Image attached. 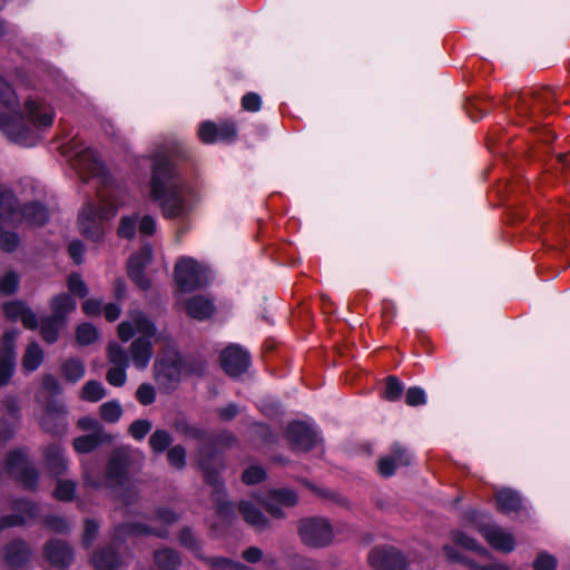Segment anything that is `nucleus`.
<instances>
[{"label": "nucleus", "instance_id": "1", "mask_svg": "<svg viewBox=\"0 0 570 570\" xmlns=\"http://www.w3.org/2000/svg\"><path fill=\"white\" fill-rule=\"evenodd\" d=\"M150 158L153 160L149 181L151 200L158 204L165 218L188 219L200 200L198 187L180 176L165 146H158Z\"/></svg>", "mask_w": 570, "mask_h": 570}, {"label": "nucleus", "instance_id": "2", "mask_svg": "<svg viewBox=\"0 0 570 570\" xmlns=\"http://www.w3.org/2000/svg\"><path fill=\"white\" fill-rule=\"evenodd\" d=\"M0 131L12 144L21 147L36 146L41 131L50 128L55 119L53 108L42 98L24 100L22 111L14 89L0 76Z\"/></svg>", "mask_w": 570, "mask_h": 570}, {"label": "nucleus", "instance_id": "3", "mask_svg": "<svg viewBox=\"0 0 570 570\" xmlns=\"http://www.w3.org/2000/svg\"><path fill=\"white\" fill-rule=\"evenodd\" d=\"M157 327L141 311H131L129 318L118 325V336L122 342L130 341L129 354L132 365L137 370H145L153 355V340L156 337Z\"/></svg>", "mask_w": 570, "mask_h": 570}, {"label": "nucleus", "instance_id": "4", "mask_svg": "<svg viewBox=\"0 0 570 570\" xmlns=\"http://www.w3.org/2000/svg\"><path fill=\"white\" fill-rule=\"evenodd\" d=\"M121 205L117 190H112L109 195L101 197L98 205L90 202L83 205L78 216L80 233L94 242L102 239L105 222L112 219Z\"/></svg>", "mask_w": 570, "mask_h": 570}, {"label": "nucleus", "instance_id": "5", "mask_svg": "<svg viewBox=\"0 0 570 570\" xmlns=\"http://www.w3.org/2000/svg\"><path fill=\"white\" fill-rule=\"evenodd\" d=\"M62 155L82 180L87 181L90 178H99L102 183L107 181L108 176L105 166L97 154L92 149L85 147L82 142H68L62 147Z\"/></svg>", "mask_w": 570, "mask_h": 570}, {"label": "nucleus", "instance_id": "6", "mask_svg": "<svg viewBox=\"0 0 570 570\" xmlns=\"http://www.w3.org/2000/svg\"><path fill=\"white\" fill-rule=\"evenodd\" d=\"M128 451L120 449L110 458L107 473L104 479H96L88 466H83V480L87 485L95 489L116 488L127 482Z\"/></svg>", "mask_w": 570, "mask_h": 570}, {"label": "nucleus", "instance_id": "7", "mask_svg": "<svg viewBox=\"0 0 570 570\" xmlns=\"http://www.w3.org/2000/svg\"><path fill=\"white\" fill-rule=\"evenodd\" d=\"M175 281L180 292L195 291L207 284V268L191 257H181L175 266Z\"/></svg>", "mask_w": 570, "mask_h": 570}, {"label": "nucleus", "instance_id": "8", "mask_svg": "<svg viewBox=\"0 0 570 570\" xmlns=\"http://www.w3.org/2000/svg\"><path fill=\"white\" fill-rule=\"evenodd\" d=\"M298 535L301 541L313 548H322L331 543L333 529L330 522L323 518H306L298 522Z\"/></svg>", "mask_w": 570, "mask_h": 570}, {"label": "nucleus", "instance_id": "9", "mask_svg": "<svg viewBox=\"0 0 570 570\" xmlns=\"http://www.w3.org/2000/svg\"><path fill=\"white\" fill-rule=\"evenodd\" d=\"M476 512H471L469 518L474 523L475 529L482 534L485 541L495 550L501 552H511L515 547V540L512 533L504 530L495 523L476 522Z\"/></svg>", "mask_w": 570, "mask_h": 570}, {"label": "nucleus", "instance_id": "10", "mask_svg": "<svg viewBox=\"0 0 570 570\" xmlns=\"http://www.w3.org/2000/svg\"><path fill=\"white\" fill-rule=\"evenodd\" d=\"M31 554L27 542L21 539L13 540L0 552V570H30Z\"/></svg>", "mask_w": 570, "mask_h": 570}, {"label": "nucleus", "instance_id": "11", "mask_svg": "<svg viewBox=\"0 0 570 570\" xmlns=\"http://www.w3.org/2000/svg\"><path fill=\"white\" fill-rule=\"evenodd\" d=\"M7 471L28 489H33L37 484L38 473L35 468L29 464L27 454L21 450L12 451L8 455Z\"/></svg>", "mask_w": 570, "mask_h": 570}, {"label": "nucleus", "instance_id": "12", "mask_svg": "<svg viewBox=\"0 0 570 570\" xmlns=\"http://www.w3.org/2000/svg\"><path fill=\"white\" fill-rule=\"evenodd\" d=\"M43 556L50 570H68L75 560V553L69 543L58 539L49 540L45 544Z\"/></svg>", "mask_w": 570, "mask_h": 570}, {"label": "nucleus", "instance_id": "13", "mask_svg": "<svg viewBox=\"0 0 570 570\" xmlns=\"http://www.w3.org/2000/svg\"><path fill=\"white\" fill-rule=\"evenodd\" d=\"M18 336V331H9L2 336L0 347V387L7 385L14 373V343Z\"/></svg>", "mask_w": 570, "mask_h": 570}, {"label": "nucleus", "instance_id": "14", "mask_svg": "<svg viewBox=\"0 0 570 570\" xmlns=\"http://www.w3.org/2000/svg\"><path fill=\"white\" fill-rule=\"evenodd\" d=\"M286 438L298 451H308L321 442L316 429L303 422L291 423L286 430Z\"/></svg>", "mask_w": 570, "mask_h": 570}, {"label": "nucleus", "instance_id": "15", "mask_svg": "<svg viewBox=\"0 0 570 570\" xmlns=\"http://www.w3.org/2000/svg\"><path fill=\"white\" fill-rule=\"evenodd\" d=\"M370 564L376 570H406L405 557L394 548H376L368 554Z\"/></svg>", "mask_w": 570, "mask_h": 570}, {"label": "nucleus", "instance_id": "16", "mask_svg": "<svg viewBox=\"0 0 570 570\" xmlns=\"http://www.w3.org/2000/svg\"><path fill=\"white\" fill-rule=\"evenodd\" d=\"M250 364V357L246 350L236 344H230L220 354V365L229 376H239Z\"/></svg>", "mask_w": 570, "mask_h": 570}, {"label": "nucleus", "instance_id": "17", "mask_svg": "<svg viewBox=\"0 0 570 570\" xmlns=\"http://www.w3.org/2000/svg\"><path fill=\"white\" fill-rule=\"evenodd\" d=\"M14 513L0 519V531L6 528L23 525L39 518V507L31 501L14 500L12 503Z\"/></svg>", "mask_w": 570, "mask_h": 570}, {"label": "nucleus", "instance_id": "18", "mask_svg": "<svg viewBox=\"0 0 570 570\" xmlns=\"http://www.w3.org/2000/svg\"><path fill=\"white\" fill-rule=\"evenodd\" d=\"M199 465L204 471L206 481L215 489L214 501L216 503L217 513L223 518L229 517L234 512L233 504L223 500L225 498V493L222 490L219 474L217 471H214L209 468L207 461L203 459V452L200 453Z\"/></svg>", "mask_w": 570, "mask_h": 570}, {"label": "nucleus", "instance_id": "19", "mask_svg": "<svg viewBox=\"0 0 570 570\" xmlns=\"http://www.w3.org/2000/svg\"><path fill=\"white\" fill-rule=\"evenodd\" d=\"M151 247L145 245L138 253L131 255L128 261V275L141 289L149 288V281L144 274L145 266L151 261Z\"/></svg>", "mask_w": 570, "mask_h": 570}, {"label": "nucleus", "instance_id": "20", "mask_svg": "<svg viewBox=\"0 0 570 570\" xmlns=\"http://www.w3.org/2000/svg\"><path fill=\"white\" fill-rule=\"evenodd\" d=\"M259 502L274 518H283L281 507H294L297 503V495L289 489H278L269 492L268 497Z\"/></svg>", "mask_w": 570, "mask_h": 570}, {"label": "nucleus", "instance_id": "21", "mask_svg": "<svg viewBox=\"0 0 570 570\" xmlns=\"http://www.w3.org/2000/svg\"><path fill=\"white\" fill-rule=\"evenodd\" d=\"M3 312L7 318L20 320L26 328L36 330L38 327V318L35 312L24 303L14 301L3 305Z\"/></svg>", "mask_w": 570, "mask_h": 570}, {"label": "nucleus", "instance_id": "22", "mask_svg": "<svg viewBox=\"0 0 570 570\" xmlns=\"http://www.w3.org/2000/svg\"><path fill=\"white\" fill-rule=\"evenodd\" d=\"M96 570H126L127 562L112 548L96 551L91 557Z\"/></svg>", "mask_w": 570, "mask_h": 570}, {"label": "nucleus", "instance_id": "23", "mask_svg": "<svg viewBox=\"0 0 570 570\" xmlns=\"http://www.w3.org/2000/svg\"><path fill=\"white\" fill-rule=\"evenodd\" d=\"M411 456L405 449L396 445L390 456L382 458L379 462V472L384 476H391L397 466L409 465Z\"/></svg>", "mask_w": 570, "mask_h": 570}, {"label": "nucleus", "instance_id": "24", "mask_svg": "<svg viewBox=\"0 0 570 570\" xmlns=\"http://www.w3.org/2000/svg\"><path fill=\"white\" fill-rule=\"evenodd\" d=\"M138 534H155L158 537H166V531H155L141 523H122L115 528L112 533L114 543H120L126 537Z\"/></svg>", "mask_w": 570, "mask_h": 570}, {"label": "nucleus", "instance_id": "25", "mask_svg": "<svg viewBox=\"0 0 570 570\" xmlns=\"http://www.w3.org/2000/svg\"><path fill=\"white\" fill-rule=\"evenodd\" d=\"M46 465L52 475H60L67 470L63 450L58 444H51L43 451Z\"/></svg>", "mask_w": 570, "mask_h": 570}, {"label": "nucleus", "instance_id": "26", "mask_svg": "<svg viewBox=\"0 0 570 570\" xmlns=\"http://www.w3.org/2000/svg\"><path fill=\"white\" fill-rule=\"evenodd\" d=\"M187 314L195 320H206L214 312V304L204 296H194L186 304Z\"/></svg>", "mask_w": 570, "mask_h": 570}, {"label": "nucleus", "instance_id": "27", "mask_svg": "<svg viewBox=\"0 0 570 570\" xmlns=\"http://www.w3.org/2000/svg\"><path fill=\"white\" fill-rule=\"evenodd\" d=\"M239 512L244 520L256 530L262 531L267 528L268 520L252 502L242 501L239 503Z\"/></svg>", "mask_w": 570, "mask_h": 570}, {"label": "nucleus", "instance_id": "28", "mask_svg": "<svg viewBox=\"0 0 570 570\" xmlns=\"http://www.w3.org/2000/svg\"><path fill=\"white\" fill-rule=\"evenodd\" d=\"M52 317L66 323V316L76 308L75 299L68 294H59L51 299Z\"/></svg>", "mask_w": 570, "mask_h": 570}, {"label": "nucleus", "instance_id": "29", "mask_svg": "<svg viewBox=\"0 0 570 570\" xmlns=\"http://www.w3.org/2000/svg\"><path fill=\"white\" fill-rule=\"evenodd\" d=\"M443 551L445 553V557L451 562H461L465 566H468L471 570H509V568L504 564H491L488 567H481L476 564L475 562L471 561L468 558H464L455 548L446 544L443 547Z\"/></svg>", "mask_w": 570, "mask_h": 570}, {"label": "nucleus", "instance_id": "30", "mask_svg": "<svg viewBox=\"0 0 570 570\" xmlns=\"http://www.w3.org/2000/svg\"><path fill=\"white\" fill-rule=\"evenodd\" d=\"M108 439L104 431H96V433L75 439L73 448L78 453H89Z\"/></svg>", "mask_w": 570, "mask_h": 570}, {"label": "nucleus", "instance_id": "31", "mask_svg": "<svg viewBox=\"0 0 570 570\" xmlns=\"http://www.w3.org/2000/svg\"><path fill=\"white\" fill-rule=\"evenodd\" d=\"M154 561L160 570H177L181 563L179 554L170 548L155 551Z\"/></svg>", "mask_w": 570, "mask_h": 570}, {"label": "nucleus", "instance_id": "32", "mask_svg": "<svg viewBox=\"0 0 570 570\" xmlns=\"http://www.w3.org/2000/svg\"><path fill=\"white\" fill-rule=\"evenodd\" d=\"M497 507L504 513L517 511L521 507V498L511 489H502L497 493Z\"/></svg>", "mask_w": 570, "mask_h": 570}, {"label": "nucleus", "instance_id": "33", "mask_svg": "<svg viewBox=\"0 0 570 570\" xmlns=\"http://www.w3.org/2000/svg\"><path fill=\"white\" fill-rule=\"evenodd\" d=\"M451 539L455 544L460 546L461 548H463L465 550L476 551L478 553H480L481 556H483L485 558L490 557V552L485 548L480 546L475 541V539L471 538L470 535H468L466 533H464L461 530H453L451 532Z\"/></svg>", "mask_w": 570, "mask_h": 570}, {"label": "nucleus", "instance_id": "34", "mask_svg": "<svg viewBox=\"0 0 570 570\" xmlns=\"http://www.w3.org/2000/svg\"><path fill=\"white\" fill-rule=\"evenodd\" d=\"M43 352L41 347L32 342L28 345L26 353L22 357V366L28 372L36 371L42 363Z\"/></svg>", "mask_w": 570, "mask_h": 570}, {"label": "nucleus", "instance_id": "35", "mask_svg": "<svg viewBox=\"0 0 570 570\" xmlns=\"http://www.w3.org/2000/svg\"><path fill=\"white\" fill-rule=\"evenodd\" d=\"M65 322L52 316L46 317L41 322V335L47 343H55L58 340L59 331L63 327Z\"/></svg>", "mask_w": 570, "mask_h": 570}, {"label": "nucleus", "instance_id": "36", "mask_svg": "<svg viewBox=\"0 0 570 570\" xmlns=\"http://www.w3.org/2000/svg\"><path fill=\"white\" fill-rule=\"evenodd\" d=\"M61 371L67 381L75 383L83 377L85 364L78 358H70L61 365Z\"/></svg>", "mask_w": 570, "mask_h": 570}, {"label": "nucleus", "instance_id": "37", "mask_svg": "<svg viewBox=\"0 0 570 570\" xmlns=\"http://www.w3.org/2000/svg\"><path fill=\"white\" fill-rule=\"evenodd\" d=\"M108 361L112 366H122L128 367L129 366V357L127 352L118 344V343H110L108 345Z\"/></svg>", "mask_w": 570, "mask_h": 570}, {"label": "nucleus", "instance_id": "38", "mask_svg": "<svg viewBox=\"0 0 570 570\" xmlns=\"http://www.w3.org/2000/svg\"><path fill=\"white\" fill-rule=\"evenodd\" d=\"M106 395V390L100 382L89 381L81 391V397L89 402H98Z\"/></svg>", "mask_w": 570, "mask_h": 570}, {"label": "nucleus", "instance_id": "39", "mask_svg": "<svg viewBox=\"0 0 570 570\" xmlns=\"http://www.w3.org/2000/svg\"><path fill=\"white\" fill-rule=\"evenodd\" d=\"M173 442L170 434L165 430H156L149 438V444L154 452H164Z\"/></svg>", "mask_w": 570, "mask_h": 570}, {"label": "nucleus", "instance_id": "40", "mask_svg": "<svg viewBox=\"0 0 570 570\" xmlns=\"http://www.w3.org/2000/svg\"><path fill=\"white\" fill-rule=\"evenodd\" d=\"M121 414V405L116 401L106 402L100 406V415L107 422H117Z\"/></svg>", "mask_w": 570, "mask_h": 570}, {"label": "nucleus", "instance_id": "41", "mask_svg": "<svg viewBox=\"0 0 570 570\" xmlns=\"http://www.w3.org/2000/svg\"><path fill=\"white\" fill-rule=\"evenodd\" d=\"M402 392L403 384L395 376H390L386 380L383 397L387 401L394 402L401 397Z\"/></svg>", "mask_w": 570, "mask_h": 570}, {"label": "nucleus", "instance_id": "42", "mask_svg": "<svg viewBox=\"0 0 570 570\" xmlns=\"http://www.w3.org/2000/svg\"><path fill=\"white\" fill-rule=\"evenodd\" d=\"M98 337L97 328L88 323H83L77 328V341L81 345H88L95 342Z\"/></svg>", "mask_w": 570, "mask_h": 570}, {"label": "nucleus", "instance_id": "43", "mask_svg": "<svg viewBox=\"0 0 570 570\" xmlns=\"http://www.w3.org/2000/svg\"><path fill=\"white\" fill-rule=\"evenodd\" d=\"M76 483L68 480H60L57 483L55 497L60 501H71L75 497Z\"/></svg>", "mask_w": 570, "mask_h": 570}, {"label": "nucleus", "instance_id": "44", "mask_svg": "<svg viewBox=\"0 0 570 570\" xmlns=\"http://www.w3.org/2000/svg\"><path fill=\"white\" fill-rule=\"evenodd\" d=\"M138 216H124L118 227V235L125 238H132L136 235Z\"/></svg>", "mask_w": 570, "mask_h": 570}, {"label": "nucleus", "instance_id": "45", "mask_svg": "<svg viewBox=\"0 0 570 570\" xmlns=\"http://www.w3.org/2000/svg\"><path fill=\"white\" fill-rule=\"evenodd\" d=\"M168 462L171 466L181 470L186 465V450L181 445L173 446L167 453Z\"/></svg>", "mask_w": 570, "mask_h": 570}, {"label": "nucleus", "instance_id": "46", "mask_svg": "<svg viewBox=\"0 0 570 570\" xmlns=\"http://www.w3.org/2000/svg\"><path fill=\"white\" fill-rule=\"evenodd\" d=\"M42 522L46 528L56 533H65L70 530L69 522L59 515H48Z\"/></svg>", "mask_w": 570, "mask_h": 570}, {"label": "nucleus", "instance_id": "47", "mask_svg": "<svg viewBox=\"0 0 570 570\" xmlns=\"http://www.w3.org/2000/svg\"><path fill=\"white\" fill-rule=\"evenodd\" d=\"M127 368L128 367L111 365L106 375L107 382L112 386H122L127 381Z\"/></svg>", "mask_w": 570, "mask_h": 570}, {"label": "nucleus", "instance_id": "48", "mask_svg": "<svg viewBox=\"0 0 570 570\" xmlns=\"http://www.w3.org/2000/svg\"><path fill=\"white\" fill-rule=\"evenodd\" d=\"M155 371L158 376H166L170 381L178 380L179 376V367L175 362L168 364L164 361H157L155 363Z\"/></svg>", "mask_w": 570, "mask_h": 570}, {"label": "nucleus", "instance_id": "49", "mask_svg": "<svg viewBox=\"0 0 570 570\" xmlns=\"http://www.w3.org/2000/svg\"><path fill=\"white\" fill-rule=\"evenodd\" d=\"M153 424L149 420L134 421L129 426V433L135 440H142L151 430Z\"/></svg>", "mask_w": 570, "mask_h": 570}, {"label": "nucleus", "instance_id": "50", "mask_svg": "<svg viewBox=\"0 0 570 570\" xmlns=\"http://www.w3.org/2000/svg\"><path fill=\"white\" fill-rule=\"evenodd\" d=\"M19 286V277L14 272L7 273L0 281V294H13Z\"/></svg>", "mask_w": 570, "mask_h": 570}, {"label": "nucleus", "instance_id": "51", "mask_svg": "<svg viewBox=\"0 0 570 570\" xmlns=\"http://www.w3.org/2000/svg\"><path fill=\"white\" fill-rule=\"evenodd\" d=\"M217 125L210 121L202 124L198 130L199 139L205 144H213L217 141Z\"/></svg>", "mask_w": 570, "mask_h": 570}, {"label": "nucleus", "instance_id": "52", "mask_svg": "<svg viewBox=\"0 0 570 570\" xmlns=\"http://www.w3.org/2000/svg\"><path fill=\"white\" fill-rule=\"evenodd\" d=\"M68 288L71 294L85 297L88 294V288L80 275L71 274L68 278Z\"/></svg>", "mask_w": 570, "mask_h": 570}, {"label": "nucleus", "instance_id": "53", "mask_svg": "<svg viewBox=\"0 0 570 570\" xmlns=\"http://www.w3.org/2000/svg\"><path fill=\"white\" fill-rule=\"evenodd\" d=\"M557 563V559L552 554L541 552L534 560L533 568L534 570H556Z\"/></svg>", "mask_w": 570, "mask_h": 570}, {"label": "nucleus", "instance_id": "54", "mask_svg": "<svg viewBox=\"0 0 570 570\" xmlns=\"http://www.w3.org/2000/svg\"><path fill=\"white\" fill-rule=\"evenodd\" d=\"M406 404L410 406H416L425 404L426 395L423 389L414 386L410 387L405 394Z\"/></svg>", "mask_w": 570, "mask_h": 570}, {"label": "nucleus", "instance_id": "55", "mask_svg": "<svg viewBox=\"0 0 570 570\" xmlns=\"http://www.w3.org/2000/svg\"><path fill=\"white\" fill-rule=\"evenodd\" d=\"M265 471L258 465H252L246 469L243 473V482L246 484H255L264 480Z\"/></svg>", "mask_w": 570, "mask_h": 570}, {"label": "nucleus", "instance_id": "56", "mask_svg": "<svg viewBox=\"0 0 570 570\" xmlns=\"http://www.w3.org/2000/svg\"><path fill=\"white\" fill-rule=\"evenodd\" d=\"M98 530H99V524L95 521V520H86L85 522V531H83V537H82V543L86 548L90 547L97 534H98Z\"/></svg>", "mask_w": 570, "mask_h": 570}, {"label": "nucleus", "instance_id": "57", "mask_svg": "<svg viewBox=\"0 0 570 570\" xmlns=\"http://www.w3.org/2000/svg\"><path fill=\"white\" fill-rule=\"evenodd\" d=\"M136 397L142 405L151 404L156 399L155 390L149 384H141L136 393Z\"/></svg>", "mask_w": 570, "mask_h": 570}, {"label": "nucleus", "instance_id": "58", "mask_svg": "<svg viewBox=\"0 0 570 570\" xmlns=\"http://www.w3.org/2000/svg\"><path fill=\"white\" fill-rule=\"evenodd\" d=\"M20 239L16 233H2L0 235V245L2 250L11 253L19 246Z\"/></svg>", "mask_w": 570, "mask_h": 570}, {"label": "nucleus", "instance_id": "59", "mask_svg": "<svg viewBox=\"0 0 570 570\" xmlns=\"http://www.w3.org/2000/svg\"><path fill=\"white\" fill-rule=\"evenodd\" d=\"M138 229L144 236H150L156 232L157 223L156 219L150 215H145L140 219L138 218Z\"/></svg>", "mask_w": 570, "mask_h": 570}, {"label": "nucleus", "instance_id": "60", "mask_svg": "<svg viewBox=\"0 0 570 570\" xmlns=\"http://www.w3.org/2000/svg\"><path fill=\"white\" fill-rule=\"evenodd\" d=\"M262 100L257 94L248 92L242 99V106L247 111H258L261 109Z\"/></svg>", "mask_w": 570, "mask_h": 570}, {"label": "nucleus", "instance_id": "61", "mask_svg": "<svg viewBox=\"0 0 570 570\" xmlns=\"http://www.w3.org/2000/svg\"><path fill=\"white\" fill-rule=\"evenodd\" d=\"M217 141L230 140L236 135V127L233 122H223L217 126Z\"/></svg>", "mask_w": 570, "mask_h": 570}, {"label": "nucleus", "instance_id": "62", "mask_svg": "<svg viewBox=\"0 0 570 570\" xmlns=\"http://www.w3.org/2000/svg\"><path fill=\"white\" fill-rule=\"evenodd\" d=\"M208 563L214 569H220V568H233V569H240V570L247 569L245 566H243L238 562H234L233 560L227 559V558H210V559H208Z\"/></svg>", "mask_w": 570, "mask_h": 570}, {"label": "nucleus", "instance_id": "63", "mask_svg": "<svg viewBox=\"0 0 570 570\" xmlns=\"http://www.w3.org/2000/svg\"><path fill=\"white\" fill-rule=\"evenodd\" d=\"M83 312L89 315H98L102 312V302L100 299L90 298L82 304Z\"/></svg>", "mask_w": 570, "mask_h": 570}, {"label": "nucleus", "instance_id": "64", "mask_svg": "<svg viewBox=\"0 0 570 570\" xmlns=\"http://www.w3.org/2000/svg\"><path fill=\"white\" fill-rule=\"evenodd\" d=\"M83 250V245L79 240H73L68 246L69 255L76 264H80L82 262Z\"/></svg>", "mask_w": 570, "mask_h": 570}]
</instances>
